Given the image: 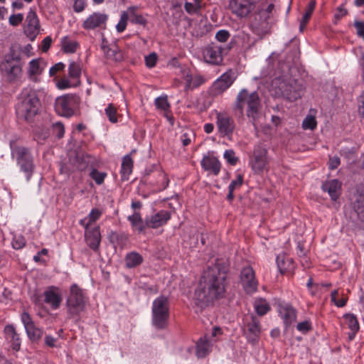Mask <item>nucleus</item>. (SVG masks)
I'll list each match as a JSON object with an SVG mask.
<instances>
[{
	"label": "nucleus",
	"instance_id": "nucleus-16",
	"mask_svg": "<svg viewBox=\"0 0 364 364\" xmlns=\"http://www.w3.org/2000/svg\"><path fill=\"white\" fill-rule=\"evenodd\" d=\"M21 321L24 325L28 338L32 341H37L42 337L43 331L36 327L28 313L23 312L21 314Z\"/></svg>",
	"mask_w": 364,
	"mask_h": 364
},
{
	"label": "nucleus",
	"instance_id": "nucleus-7",
	"mask_svg": "<svg viewBox=\"0 0 364 364\" xmlns=\"http://www.w3.org/2000/svg\"><path fill=\"white\" fill-rule=\"evenodd\" d=\"M80 97L76 95H65L55 100V109L56 112L64 117H71L74 109L79 105Z\"/></svg>",
	"mask_w": 364,
	"mask_h": 364
},
{
	"label": "nucleus",
	"instance_id": "nucleus-30",
	"mask_svg": "<svg viewBox=\"0 0 364 364\" xmlns=\"http://www.w3.org/2000/svg\"><path fill=\"white\" fill-rule=\"evenodd\" d=\"M133 169V160L130 155H126L122 159L121 175L123 181L128 180L129 176L132 173Z\"/></svg>",
	"mask_w": 364,
	"mask_h": 364
},
{
	"label": "nucleus",
	"instance_id": "nucleus-8",
	"mask_svg": "<svg viewBox=\"0 0 364 364\" xmlns=\"http://www.w3.org/2000/svg\"><path fill=\"white\" fill-rule=\"evenodd\" d=\"M231 43L226 46H223L218 43L212 42L203 50L205 60L213 65H220L223 62V55H227L231 49Z\"/></svg>",
	"mask_w": 364,
	"mask_h": 364
},
{
	"label": "nucleus",
	"instance_id": "nucleus-24",
	"mask_svg": "<svg viewBox=\"0 0 364 364\" xmlns=\"http://www.w3.org/2000/svg\"><path fill=\"white\" fill-rule=\"evenodd\" d=\"M106 20V15L95 13L84 21L82 26L85 29H94L104 23Z\"/></svg>",
	"mask_w": 364,
	"mask_h": 364
},
{
	"label": "nucleus",
	"instance_id": "nucleus-31",
	"mask_svg": "<svg viewBox=\"0 0 364 364\" xmlns=\"http://www.w3.org/2000/svg\"><path fill=\"white\" fill-rule=\"evenodd\" d=\"M316 6L315 1H310L306 8L305 9L304 13L302 17L299 19V31L303 32L306 28L307 23L309 22L313 11Z\"/></svg>",
	"mask_w": 364,
	"mask_h": 364
},
{
	"label": "nucleus",
	"instance_id": "nucleus-64",
	"mask_svg": "<svg viewBox=\"0 0 364 364\" xmlns=\"http://www.w3.org/2000/svg\"><path fill=\"white\" fill-rule=\"evenodd\" d=\"M57 86L60 89H65L70 87V82L66 78H62L60 80L58 81L57 83Z\"/></svg>",
	"mask_w": 364,
	"mask_h": 364
},
{
	"label": "nucleus",
	"instance_id": "nucleus-12",
	"mask_svg": "<svg viewBox=\"0 0 364 364\" xmlns=\"http://www.w3.org/2000/svg\"><path fill=\"white\" fill-rule=\"evenodd\" d=\"M240 280L245 291L252 294L257 289V282L255 279V272L251 267H244L240 273Z\"/></svg>",
	"mask_w": 364,
	"mask_h": 364
},
{
	"label": "nucleus",
	"instance_id": "nucleus-58",
	"mask_svg": "<svg viewBox=\"0 0 364 364\" xmlns=\"http://www.w3.org/2000/svg\"><path fill=\"white\" fill-rule=\"evenodd\" d=\"M26 242L23 237L15 238L12 242V246L14 249L18 250L23 247Z\"/></svg>",
	"mask_w": 364,
	"mask_h": 364
},
{
	"label": "nucleus",
	"instance_id": "nucleus-48",
	"mask_svg": "<svg viewBox=\"0 0 364 364\" xmlns=\"http://www.w3.org/2000/svg\"><path fill=\"white\" fill-rule=\"evenodd\" d=\"M224 158L231 166H235L238 161V158L235 156V153L232 149L226 150L224 153Z\"/></svg>",
	"mask_w": 364,
	"mask_h": 364
},
{
	"label": "nucleus",
	"instance_id": "nucleus-3",
	"mask_svg": "<svg viewBox=\"0 0 364 364\" xmlns=\"http://www.w3.org/2000/svg\"><path fill=\"white\" fill-rule=\"evenodd\" d=\"M20 102L16 107L18 118L28 122H32L39 113L41 104L38 92L33 89H24L19 97Z\"/></svg>",
	"mask_w": 364,
	"mask_h": 364
},
{
	"label": "nucleus",
	"instance_id": "nucleus-28",
	"mask_svg": "<svg viewBox=\"0 0 364 364\" xmlns=\"http://www.w3.org/2000/svg\"><path fill=\"white\" fill-rule=\"evenodd\" d=\"M4 333L6 338L10 339L12 348L14 350H18L21 346V341L19 335L16 333L14 326L13 325H6L4 328Z\"/></svg>",
	"mask_w": 364,
	"mask_h": 364
},
{
	"label": "nucleus",
	"instance_id": "nucleus-63",
	"mask_svg": "<svg viewBox=\"0 0 364 364\" xmlns=\"http://www.w3.org/2000/svg\"><path fill=\"white\" fill-rule=\"evenodd\" d=\"M85 7V1H74L73 9L76 12H81Z\"/></svg>",
	"mask_w": 364,
	"mask_h": 364
},
{
	"label": "nucleus",
	"instance_id": "nucleus-44",
	"mask_svg": "<svg viewBox=\"0 0 364 364\" xmlns=\"http://www.w3.org/2000/svg\"><path fill=\"white\" fill-rule=\"evenodd\" d=\"M106 176L107 174L105 173L100 172L95 168H93L90 173V176L98 185H100L104 182Z\"/></svg>",
	"mask_w": 364,
	"mask_h": 364
},
{
	"label": "nucleus",
	"instance_id": "nucleus-11",
	"mask_svg": "<svg viewBox=\"0 0 364 364\" xmlns=\"http://www.w3.org/2000/svg\"><path fill=\"white\" fill-rule=\"evenodd\" d=\"M235 79L234 73L232 70L225 73L212 85L210 90L211 95L216 96L222 94L231 86Z\"/></svg>",
	"mask_w": 364,
	"mask_h": 364
},
{
	"label": "nucleus",
	"instance_id": "nucleus-13",
	"mask_svg": "<svg viewBox=\"0 0 364 364\" xmlns=\"http://www.w3.org/2000/svg\"><path fill=\"white\" fill-rule=\"evenodd\" d=\"M24 33L31 40L34 41L40 31V24L35 11H30L26 17Z\"/></svg>",
	"mask_w": 364,
	"mask_h": 364
},
{
	"label": "nucleus",
	"instance_id": "nucleus-34",
	"mask_svg": "<svg viewBox=\"0 0 364 364\" xmlns=\"http://www.w3.org/2000/svg\"><path fill=\"white\" fill-rule=\"evenodd\" d=\"M61 43L64 52L69 53H75L79 46L77 42L70 41L68 36L63 38Z\"/></svg>",
	"mask_w": 364,
	"mask_h": 364
},
{
	"label": "nucleus",
	"instance_id": "nucleus-6",
	"mask_svg": "<svg viewBox=\"0 0 364 364\" xmlns=\"http://www.w3.org/2000/svg\"><path fill=\"white\" fill-rule=\"evenodd\" d=\"M12 156L16 158L21 170L26 173L28 180L34 169L33 160L29 149L23 146H16L12 149Z\"/></svg>",
	"mask_w": 364,
	"mask_h": 364
},
{
	"label": "nucleus",
	"instance_id": "nucleus-1",
	"mask_svg": "<svg viewBox=\"0 0 364 364\" xmlns=\"http://www.w3.org/2000/svg\"><path fill=\"white\" fill-rule=\"evenodd\" d=\"M228 265L217 260L203 272L194 294V304L200 311L225 296Z\"/></svg>",
	"mask_w": 364,
	"mask_h": 364
},
{
	"label": "nucleus",
	"instance_id": "nucleus-55",
	"mask_svg": "<svg viewBox=\"0 0 364 364\" xmlns=\"http://www.w3.org/2000/svg\"><path fill=\"white\" fill-rule=\"evenodd\" d=\"M23 19V14H13L9 17V23L11 25L16 26L18 25L20 23H21Z\"/></svg>",
	"mask_w": 364,
	"mask_h": 364
},
{
	"label": "nucleus",
	"instance_id": "nucleus-15",
	"mask_svg": "<svg viewBox=\"0 0 364 364\" xmlns=\"http://www.w3.org/2000/svg\"><path fill=\"white\" fill-rule=\"evenodd\" d=\"M277 312L286 326H290L296 319V311L289 303H279L278 304Z\"/></svg>",
	"mask_w": 364,
	"mask_h": 364
},
{
	"label": "nucleus",
	"instance_id": "nucleus-42",
	"mask_svg": "<svg viewBox=\"0 0 364 364\" xmlns=\"http://www.w3.org/2000/svg\"><path fill=\"white\" fill-rule=\"evenodd\" d=\"M127 237L123 234L112 232L110 235V241L112 243H117L120 246L124 245L127 242Z\"/></svg>",
	"mask_w": 364,
	"mask_h": 364
},
{
	"label": "nucleus",
	"instance_id": "nucleus-14",
	"mask_svg": "<svg viewBox=\"0 0 364 364\" xmlns=\"http://www.w3.org/2000/svg\"><path fill=\"white\" fill-rule=\"evenodd\" d=\"M0 70L7 75L10 81H14L19 78L22 73V63H12L8 60H2L0 63Z\"/></svg>",
	"mask_w": 364,
	"mask_h": 364
},
{
	"label": "nucleus",
	"instance_id": "nucleus-4",
	"mask_svg": "<svg viewBox=\"0 0 364 364\" xmlns=\"http://www.w3.org/2000/svg\"><path fill=\"white\" fill-rule=\"evenodd\" d=\"M276 84L274 97L282 96L289 101H295L304 93L303 85L288 73L277 78Z\"/></svg>",
	"mask_w": 364,
	"mask_h": 364
},
{
	"label": "nucleus",
	"instance_id": "nucleus-20",
	"mask_svg": "<svg viewBox=\"0 0 364 364\" xmlns=\"http://www.w3.org/2000/svg\"><path fill=\"white\" fill-rule=\"evenodd\" d=\"M85 226V237L87 245L94 251L98 250L101 242L100 228L95 227L92 229H88V224H86Z\"/></svg>",
	"mask_w": 364,
	"mask_h": 364
},
{
	"label": "nucleus",
	"instance_id": "nucleus-23",
	"mask_svg": "<svg viewBox=\"0 0 364 364\" xmlns=\"http://www.w3.org/2000/svg\"><path fill=\"white\" fill-rule=\"evenodd\" d=\"M201 166L205 171H210L215 176H217L220 171L221 164L219 160L214 156H204L201 161Z\"/></svg>",
	"mask_w": 364,
	"mask_h": 364
},
{
	"label": "nucleus",
	"instance_id": "nucleus-19",
	"mask_svg": "<svg viewBox=\"0 0 364 364\" xmlns=\"http://www.w3.org/2000/svg\"><path fill=\"white\" fill-rule=\"evenodd\" d=\"M228 8L239 17L247 16L254 9L252 1H229Z\"/></svg>",
	"mask_w": 364,
	"mask_h": 364
},
{
	"label": "nucleus",
	"instance_id": "nucleus-57",
	"mask_svg": "<svg viewBox=\"0 0 364 364\" xmlns=\"http://www.w3.org/2000/svg\"><path fill=\"white\" fill-rule=\"evenodd\" d=\"M65 65L63 63H58L50 68L49 74L50 76H55L58 71L63 70Z\"/></svg>",
	"mask_w": 364,
	"mask_h": 364
},
{
	"label": "nucleus",
	"instance_id": "nucleus-27",
	"mask_svg": "<svg viewBox=\"0 0 364 364\" xmlns=\"http://www.w3.org/2000/svg\"><path fill=\"white\" fill-rule=\"evenodd\" d=\"M277 264L281 274L292 271L294 267L292 259L286 255L277 256Z\"/></svg>",
	"mask_w": 364,
	"mask_h": 364
},
{
	"label": "nucleus",
	"instance_id": "nucleus-61",
	"mask_svg": "<svg viewBox=\"0 0 364 364\" xmlns=\"http://www.w3.org/2000/svg\"><path fill=\"white\" fill-rule=\"evenodd\" d=\"M52 43V39L50 36L46 37L42 41V51L46 52L50 48Z\"/></svg>",
	"mask_w": 364,
	"mask_h": 364
},
{
	"label": "nucleus",
	"instance_id": "nucleus-60",
	"mask_svg": "<svg viewBox=\"0 0 364 364\" xmlns=\"http://www.w3.org/2000/svg\"><path fill=\"white\" fill-rule=\"evenodd\" d=\"M347 14V10L343 8V6L338 7L334 14V17L336 20H340L341 18Z\"/></svg>",
	"mask_w": 364,
	"mask_h": 364
},
{
	"label": "nucleus",
	"instance_id": "nucleus-54",
	"mask_svg": "<svg viewBox=\"0 0 364 364\" xmlns=\"http://www.w3.org/2000/svg\"><path fill=\"white\" fill-rule=\"evenodd\" d=\"M243 183V176L242 174H238L236 180H233L231 181L230 184L228 186V188L236 189L237 188L240 187Z\"/></svg>",
	"mask_w": 364,
	"mask_h": 364
},
{
	"label": "nucleus",
	"instance_id": "nucleus-50",
	"mask_svg": "<svg viewBox=\"0 0 364 364\" xmlns=\"http://www.w3.org/2000/svg\"><path fill=\"white\" fill-rule=\"evenodd\" d=\"M28 73L30 75H36L41 73L39 62L38 60H32L29 63Z\"/></svg>",
	"mask_w": 364,
	"mask_h": 364
},
{
	"label": "nucleus",
	"instance_id": "nucleus-53",
	"mask_svg": "<svg viewBox=\"0 0 364 364\" xmlns=\"http://www.w3.org/2000/svg\"><path fill=\"white\" fill-rule=\"evenodd\" d=\"M296 328L299 331L304 333L308 332L311 328V323L308 321L300 322L297 324Z\"/></svg>",
	"mask_w": 364,
	"mask_h": 364
},
{
	"label": "nucleus",
	"instance_id": "nucleus-2",
	"mask_svg": "<svg viewBox=\"0 0 364 364\" xmlns=\"http://www.w3.org/2000/svg\"><path fill=\"white\" fill-rule=\"evenodd\" d=\"M245 107L246 116L253 125H255L262 108L261 99L257 92H250L245 88L240 91L232 107L234 114L238 118H242Z\"/></svg>",
	"mask_w": 364,
	"mask_h": 364
},
{
	"label": "nucleus",
	"instance_id": "nucleus-40",
	"mask_svg": "<svg viewBox=\"0 0 364 364\" xmlns=\"http://www.w3.org/2000/svg\"><path fill=\"white\" fill-rule=\"evenodd\" d=\"M129 18H130L129 12L128 11H124L122 14L120 20L116 26L117 31L119 33H122L125 30Z\"/></svg>",
	"mask_w": 364,
	"mask_h": 364
},
{
	"label": "nucleus",
	"instance_id": "nucleus-10",
	"mask_svg": "<svg viewBox=\"0 0 364 364\" xmlns=\"http://www.w3.org/2000/svg\"><path fill=\"white\" fill-rule=\"evenodd\" d=\"M267 151L266 148L262 146H257L253 152V155L250 160V166L255 173H261L264 170H267Z\"/></svg>",
	"mask_w": 364,
	"mask_h": 364
},
{
	"label": "nucleus",
	"instance_id": "nucleus-52",
	"mask_svg": "<svg viewBox=\"0 0 364 364\" xmlns=\"http://www.w3.org/2000/svg\"><path fill=\"white\" fill-rule=\"evenodd\" d=\"M157 55L152 53L145 57V63L148 68H153L155 66L157 61Z\"/></svg>",
	"mask_w": 364,
	"mask_h": 364
},
{
	"label": "nucleus",
	"instance_id": "nucleus-38",
	"mask_svg": "<svg viewBox=\"0 0 364 364\" xmlns=\"http://www.w3.org/2000/svg\"><path fill=\"white\" fill-rule=\"evenodd\" d=\"M68 75L71 78H79L81 75V68L80 65L75 62L70 63L68 68Z\"/></svg>",
	"mask_w": 364,
	"mask_h": 364
},
{
	"label": "nucleus",
	"instance_id": "nucleus-39",
	"mask_svg": "<svg viewBox=\"0 0 364 364\" xmlns=\"http://www.w3.org/2000/svg\"><path fill=\"white\" fill-rule=\"evenodd\" d=\"M135 7H129L128 11L129 12L130 21L140 25H145L146 20L141 15H136L134 14Z\"/></svg>",
	"mask_w": 364,
	"mask_h": 364
},
{
	"label": "nucleus",
	"instance_id": "nucleus-35",
	"mask_svg": "<svg viewBox=\"0 0 364 364\" xmlns=\"http://www.w3.org/2000/svg\"><path fill=\"white\" fill-rule=\"evenodd\" d=\"M203 1H186L184 7L187 13L189 14H198L204 4Z\"/></svg>",
	"mask_w": 364,
	"mask_h": 364
},
{
	"label": "nucleus",
	"instance_id": "nucleus-59",
	"mask_svg": "<svg viewBox=\"0 0 364 364\" xmlns=\"http://www.w3.org/2000/svg\"><path fill=\"white\" fill-rule=\"evenodd\" d=\"M358 113L363 118H364V90L358 100Z\"/></svg>",
	"mask_w": 364,
	"mask_h": 364
},
{
	"label": "nucleus",
	"instance_id": "nucleus-29",
	"mask_svg": "<svg viewBox=\"0 0 364 364\" xmlns=\"http://www.w3.org/2000/svg\"><path fill=\"white\" fill-rule=\"evenodd\" d=\"M353 209L357 213L359 218L364 221V187L357 191L356 198L353 203Z\"/></svg>",
	"mask_w": 364,
	"mask_h": 364
},
{
	"label": "nucleus",
	"instance_id": "nucleus-26",
	"mask_svg": "<svg viewBox=\"0 0 364 364\" xmlns=\"http://www.w3.org/2000/svg\"><path fill=\"white\" fill-rule=\"evenodd\" d=\"M128 220L130 222L132 227L137 230L139 233H144L146 228H148L146 218L144 220L139 212L135 211L132 215H129Z\"/></svg>",
	"mask_w": 364,
	"mask_h": 364
},
{
	"label": "nucleus",
	"instance_id": "nucleus-25",
	"mask_svg": "<svg viewBox=\"0 0 364 364\" xmlns=\"http://www.w3.org/2000/svg\"><path fill=\"white\" fill-rule=\"evenodd\" d=\"M323 191L328 193L331 198L336 200L340 196L341 183L338 181L333 179L328 181L322 186Z\"/></svg>",
	"mask_w": 364,
	"mask_h": 364
},
{
	"label": "nucleus",
	"instance_id": "nucleus-36",
	"mask_svg": "<svg viewBox=\"0 0 364 364\" xmlns=\"http://www.w3.org/2000/svg\"><path fill=\"white\" fill-rule=\"evenodd\" d=\"M343 318L348 326L353 332H358L359 330V323L356 316L352 314H346Z\"/></svg>",
	"mask_w": 364,
	"mask_h": 364
},
{
	"label": "nucleus",
	"instance_id": "nucleus-5",
	"mask_svg": "<svg viewBox=\"0 0 364 364\" xmlns=\"http://www.w3.org/2000/svg\"><path fill=\"white\" fill-rule=\"evenodd\" d=\"M169 318V301L165 296H160L153 301L152 324L157 329H164Z\"/></svg>",
	"mask_w": 364,
	"mask_h": 364
},
{
	"label": "nucleus",
	"instance_id": "nucleus-47",
	"mask_svg": "<svg viewBox=\"0 0 364 364\" xmlns=\"http://www.w3.org/2000/svg\"><path fill=\"white\" fill-rule=\"evenodd\" d=\"M155 105L158 109L166 111L169 109L170 105L167 96L159 97L155 100Z\"/></svg>",
	"mask_w": 364,
	"mask_h": 364
},
{
	"label": "nucleus",
	"instance_id": "nucleus-46",
	"mask_svg": "<svg viewBox=\"0 0 364 364\" xmlns=\"http://www.w3.org/2000/svg\"><path fill=\"white\" fill-rule=\"evenodd\" d=\"M338 290H334L331 292V301L335 304L338 307H343L346 305L347 302V298L343 296L341 299H338Z\"/></svg>",
	"mask_w": 364,
	"mask_h": 364
},
{
	"label": "nucleus",
	"instance_id": "nucleus-62",
	"mask_svg": "<svg viewBox=\"0 0 364 364\" xmlns=\"http://www.w3.org/2000/svg\"><path fill=\"white\" fill-rule=\"evenodd\" d=\"M329 168L331 169L336 168L340 164V159L338 156H333L329 160Z\"/></svg>",
	"mask_w": 364,
	"mask_h": 364
},
{
	"label": "nucleus",
	"instance_id": "nucleus-49",
	"mask_svg": "<svg viewBox=\"0 0 364 364\" xmlns=\"http://www.w3.org/2000/svg\"><path fill=\"white\" fill-rule=\"evenodd\" d=\"M3 60H8L12 63H21V55L17 53L13 48H10L9 53L5 55Z\"/></svg>",
	"mask_w": 364,
	"mask_h": 364
},
{
	"label": "nucleus",
	"instance_id": "nucleus-22",
	"mask_svg": "<svg viewBox=\"0 0 364 364\" xmlns=\"http://www.w3.org/2000/svg\"><path fill=\"white\" fill-rule=\"evenodd\" d=\"M171 214L168 211L161 210L156 214L146 218V225L150 228H158L167 223Z\"/></svg>",
	"mask_w": 364,
	"mask_h": 364
},
{
	"label": "nucleus",
	"instance_id": "nucleus-21",
	"mask_svg": "<svg viewBox=\"0 0 364 364\" xmlns=\"http://www.w3.org/2000/svg\"><path fill=\"white\" fill-rule=\"evenodd\" d=\"M247 320V318H246ZM261 331L259 321L257 316L251 315L250 316V321H247V323L245 328V333L250 341L254 342L257 338L259 336Z\"/></svg>",
	"mask_w": 364,
	"mask_h": 364
},
{
	"label": "nucleus",
	"instance_id": "nucleus-17",
	"mask_svg": "<svg viewBox=\"0 0 364 364\" xmlns=\"http://www.w3.org/2000/svg\"><path fill=\"white\" fill-rule=\"evenodd\" d=\"M217 125L219 132L224 136H230L235 129L233 119L226 113L217 114Z\"/></svg>",
	"mask_w": 364,
	"mask_h": 364
},
{
	"label": "nucleus",
	"instance_id": "nucleus-45",
	"mask_svg": "<svg viewBox=\"0 0 364 364\" xmlns=\"http://www.w3.org/2000/svg\"><path fill=\"white\" fill-rule=\"evenodd\" d=\"M316 127V121L314 117L308 115L302 122V127L304 129L313 130Z\"/></svg>",
	"mask_w": 364,
	"mask_h": 364
},
{
	"label": "nucleus",
	"instance_id": "nucleus-43",
	"mask_svg": "<svg viewBox=\"0 0 364 364\" xmlns=\"http://www.w3.org/2000/svg\"><path fill=\"white\" fill-rule=\"evenodd\" d=\"M105 114L112 123H115L117 122V108L114 106L113 104H109L107 107L105 109Z\"/></svg>",
	"mask_w": 364,
	"mask_h": 364
},
{
	"label": "nucleus",
	"instance_id": "nucleus-9",
	"mask_svg": "<svg viewBox=\"0 0 364 364\" xmlns=\"http://www.w3.org/2000/svg\"><path fill=\"white\" fill-rule=\"evenodd\" d=\"M66 304L68 312L73 316L78 315L84 310V296L82 289L77 284L71 286Z\"/></svg>",
	"mask_w": 364,
	"mask_h": 364
},
{
	"label": "nucleus",
	"instance_id": "nucleus-32",
	"mask_svg": "<svg viewBox=\"0 0 364 364\" xmlns=\"http://www.w3.org/2000/svg\"><path fill=\"white\" fill-rule=\"evenodd\" d=\"M143 257L138 252H132L125 257L126 265L128 268H133L143 262Z\"/></svg>",
	"mask_w": 364,
	"mask_h": 364
},
{
	"label": "nucleus",
	"instance_id": "nucleus-18",
	"mask_svg": "<svg viewBox=\"0 0 364 364\" xmlns=\"http://www.w3.org/2000/svg\"><path fill=\"white\" fill-rule=\"evenodd\" d=\"M44 301L50 305L53 309H57L62 302V296L58 287L51 286L43 293Z\"/></svg>",
	"mask_w": 364,
	"mask_h": 364
},
{
	"label": "nucleus",
	"instance_id": "nucleus-33",
	"mask_svg": "<svg viewBox=\"0 0 364 364\" xmlns=\"http://www.w3.org/2000/svg\"><path fill=\"white\" fill-rule=\"evenodd\" d=\"M210 343L207 340L200 338L196 345V355L198 358H204L210 352Z\"/></svg>",
	"mask_w": 364,
	"mask_h": 364
},
{
	"label": "nucleus",
	"instance_id": "nucleus-51",
	"mask_svg": "<svg viewBox=\"0 0 364 364\" xmlns=\"http://www.w3.org/2000/svg\"><path fill=\"white\" fill-rule=\"evenodd\" d=\"M230 36V34L228 31L220 30L216 33L215 38L220 43H225L228 40Z\"/></svg>",
	"mask_w": 364,
	"mask_h": 364
},
{
	"label": "nucleus",
	"instance_id": "nucleus-56",
	"mask_svg": "<svg viewBox=\"0 0 364 364\" xmlns=\"http://www.w3.org/2000/svg\"><path fill=\"white\" fill-rule=\"evenodd\" d=\"M100 215L101 212L98 209H92L89 214V222L87 224L89 225L90 223L95 222L100 217Z\"/></svg>",
	"mask_w": 364,
	"mask_h": 364
},
{
	"label": "nucleus",
	"instance_id": "nucleus-37",
	"mask_svg": "<svg viewBox=\"0 0 364 364\" xmlns=\"http://www.w3.org/2000/svg\"><path fill=\"white\" fill-rule=\"evenodd\" d=\"M254 307L256 313L259 316H263L270 310L269 305L264 299L256 300L254 304Z\"/></svg>",
	"mask_w": 364,
	"mask_h": 364
},
{
	"label": "nucleus",
	"instance_id": "nucleus-41",
	"mask_svg": "<svg viewBox=\"0 0 364 364\" xmlns=\"http://www.w3.org/2000/svg\"><path fill=\"white\" fill-rule=\"evenodd\" d=\"M106 57L108 59H112L115 61H121L123 58L122 53L116 48H107V50L105 53Z\"/></svg>",
	"mask_w": 364,
	"mask_h": 364
}]
</instances>
